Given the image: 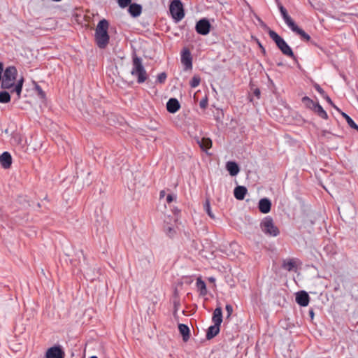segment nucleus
I'll return each instance as SVG.
<instances>
[{
	"label": "nucleus",
	"instance_id": "obj_43",
	"mask_svg": "<svg viewBox=\"0 0 358 358\" xmlns=\"http://www.w3.org/2000/svg\"><path fill=\"white\" fill-rule=\"evenodd\" d=\"M310 316H311L312 317H313V315H314V314H313V310L310 311Z\"/></svg>",
	"mask_w": 358,
	"mask_h": 358
},
{
	"label": "nucleus",
	"instance_id": "obj_4",
	"mask_svg": "<svg viewBox=\"0 0 358 358\" xmlns=\"http://www.w3.org/2000/svg\"><path fill=\"white\" fill-rule=\"evenodd\" d=\"M268 35L270 38L275 43L278 48L280 50L283 55L290 57L292 58L294 57V55L292 48L289 45L286 43V41L280 37L275 31L273 30L268 31Z\"/></svg>",
	"mask_w": 358,
	"mask_h": 358
},
{
	"label": "nucleus",
	"instance_id": "obj_32",
	"mask_svg": "<svg viewBox=\"0 0 358 358\" xmlns=\"http://www.w3.org/2000/svg\"><path fill=\"white\" fill-rule=\"evenodd\" d=\"M166 79V74L164 72L160 73L157 78V82L159 83H163L165 82Z\"/></svg>",
	"mask_w": 358,
	"mask_h": 358
},
{
	"label": "nucleus",
	"instance_id": "obj_28",
	"mask_svg": "<svg viewBox=\"0 0 358 358\" xmlns=\"http://www.w3.org/2000/svg\"><path fill=\"white\" fill-rule=\"evenodd\" d=\"M282 267L285 270L290 271L293 270L294 268L295 267V264L292 260L289 259L287 261H285L283 262Z\"/></svg>",
	"mask_w": 358,
	"mask_h": 358
},
{
	"label": "nucleus",
	"instance_id": "obj_22",
	"mask_svg": "<svg viewBox=\"0 0 358 358\" xmlns=\"http://www.w3.org/2000/svg\"><path fill=\"white\" fill-rule=\"evenodd\" d=\"M220 326L215 324L210 326L207 330L206 338L208 339H211L217 336L220 332Z\"/></svg>",
	"mask_w": 358,
	"mask_h": 358
},
{
	"label": "nucleus",
	"instance_id": "obj_39",
	"mask_svg": "<svg viewBox=\"0 0 358 358\" xmlns=\"http://www.w3.org/2000/svg\"><path fill=\"white\" fill-rule=\"evenodd\" d=\"M3 71V64L0 62V76H2V73Z\"/></svg>",
	"mask_w": 358,
	"mask_h": 358
},
{
	"label": "nucleus",
	"instance_id": "obj_11",
	"mask_svg": "<svg viewBox=\"0 0 358 358\" xmlns=\"http://www.w3.org/2000/svg\"><path fill=\"white\" fill-rule=\"evenodd\" d=\"M309 295L305 291H300L296 293V301L301 306H307L309 303Z\"/></svg>",
	"mask_w": 358,
	"mask_h": 358
},
{
	"label": "nucleus",
	"instance_id": "obj_1",
	"mask_svg": "<svg viewBox=\"0 0 358 358\" xmlns=\"http://www.w3.org/2000/svg\"><path fill=\"white\" fill-rule=\"evenodd\" d=\"M17 70L15 66H10L6 68L2 76L1 87L4 90H11L15 92L17 99H20L22 90L24 78L21 77L17 80Z\"/></svg>",
	"mask_w": 358,
	"mask_h": 358
},
{
	"label": "nucleus",
	"instance_id": "obj_25",
	"mask_svg": "<svg viewBox=\"0 0 358 358\" xmlns=\"http://www.w3.org/2000/svg\"><path fill=\"white\" fill-rule=\"evenodd\" d=\"M10 101V95L7 91L0 92V103H7Z\"/></svg>",
	"mask_w": 358,
	"mask_h": 358
},
{
	"label": "nucleus",
	"instance_id": "obj_36",
	"mask_svg": "<svg viewBox=\"0 0 358 358\" xmlns=\"http://www.w3.org/2000/svg\"><path fill=\"white\" fill-rule=\"evenodd\" d=\"M208 105V100L207 99H203L200 101L199 106L201 108L204 109L207 107Z\"/></svg>",
	"mask_w": 358,
	"mask_h": 358
},
{
	"label": "nucleus",
	"instance_id": "obj_18",
	"mask_svg": "<svg viewBox=\"0 0 358 358\" xmlns=\"http://www.w3.org/2000/svg\"><path fill=\"white\" fill-rule=\"evenodd\" d=\"M212 320L215 324H221L222 322V310L220 307H217L214 310Z\"/></svg>",
	"mask_w": 358,
	"mask_h": 358
},
{
	"label": "nucleus",
	"instance_id": "obj_6",
	"mask_svg": "<svg viewBox=\"0 0 358 358\" xmlns=\"http://www.w3.org/2000/svg\"><path fill=\"white\" fill-rule=\"evenodd\" d=\"M260 229L266 236L276 237L280 234L279 229L275 226L273 218L270 216H266L262 220Z\"/></svg>",
	"mask_w": 358,
	"mask_h": 358
},
{
	"label": "nucleus",
	"instance_id": "obj_30",
	"mask_svg": "<svg viewBox=\"0 0 358 358\" xmlns=\"http://www.w3.org/2000/svg\"><path fill=\"white\" fill-rule=\"evenodd\" d=\"M120 8H124L131 4V0H117Z\"/></svg>",
	"mask_w": 358,
	"mask_h": 358
},
{
	"label": "nucleus",
	"instance_id": "obj_38",
	"mask_svg": "<svg viewBox=\"0 0 358 358\" xmlns=\"http://www.w3.org/2000/svg\"><path fill=\"white\" fill-rule=\"evenodd\" d=\"M36 90H37V91L38 92V94H39L41 97H44V96H45V93H44V92L42 90V89H41L39 86H37V87H36Z\"/></svg>",
	"mask_w": 358,
	"mask_h": 358
},
{
	"label": "nucleus",
	"instance_id": "obj_3",
	"mask_svg": "<svg viewBox=\"0 0 358 358\" xmlns=\"http://www.w3.org/2000/svg\"><path fill=\"white\" fill-rule=\"evenodd\" d=\"M108 22L106 20H100L95 30V41L99 48H105L109 42V35L108 34Z\"/></svg>",
	"mask_w": 358,
	"mask_h": 358
},
{
	"label": "nucleus",
	"instance_id": "obj_15",
	"mask_svg": "<svg viewBox=\"0 0 358 358\" xmlns=\"http://www.w3.org/2000/svg\"><path fill=\"white\" fill-rule=\"evenodd\" d=\"M128 12L134 17H138L142 13V6L138 3H131Z\"/></svg>",
	"mask_w": 358,
	"mask_h": 358
},
{
	"label": "nucleus",
	"instance_id": "obj_42",
	"mask_svg": "<svg viewBox=\"0 0 358 358\" xmlns=\"http://www.w3.org/2000/svg\"><path fill=\"white\" fill-rule=\"evenodd\" d=\"M159 196H160V198L164 197L165 196V192L164 190L161 191Z\"/></svg>",
	"mask_w": 358,
	"mask_h": 358
},
{
	"label": "nucleus",
	"instance_id": "obj_44",
	"mask_svg": "<svg viewBox=\"0 0 358 358\" xmlns=\"http://www.w3.org/2000/svg\"><path fill=\"white\" fill-rule=\"evenodd\" d=\"M90 358H98L96 356H92Z\"/></svg>",
	"mask_w": 358,
	"mask_h": 358
},
{
	"label": "nucleus",
	"instance_id": "obj_20",
	"mask_svg": "<svg viewBox=\"0 0 358 358\" xmlns=\"http://www.w3.org/2000/svg\"><path fill=\"white\" fill-rule=\"evenodd\" d=\"M196 142L203 150H207L212 146V141L208 138H197Z\"/></svg>",
	"mask_w": 358,
	"mask_h": 358
},
{
	"label": "nucleus",
	"instance_id": "obj_29",
	"mask_svg": "<svg viewBox=\"0 0 358 358\" xmlns=\"http://www.w3.org/2000/svg\"><path fill=\"white\" fill-rule=\"evenodd\" d=\"M200 82H201L200 77L199 76H194L193 78H192L189 84L192 88H196V87H198L199 85Z\"/></svg>",
	"mask_w": 358,
	"mask_h": 358
},
{
	"label": "nucleus",
	"instance_id": "obj_2",
	"mask_svg": "<svg viewBox=\"0 0 358 358\" xmlns=\"http://www.w3.org/2000/svg\"><path fill=\"white\" fill-rule=\"evenodd\" d=\"M277 4L283 18L285 23L287 26L294 33L299 35L303 41H308L310 39V36L306 33L302 29L299 28L294 22V21L292 19V17L288 15L286 8L278 1Z\"/></svg>",
	"mask_w": 358,
	"mask_h": 358
},
{
	"label": "nucleus",
	"instance_id": "obj_7",
	"mask_svg": "<svg viewBox=\"0 0 358 358\" xmlns=\"http://www.w3.org/2000/svg\"><path fill=\"white\" fill-rule=\"evenodd\" d=\"M169 11L176 22L182 20L185 17V11L181 0H172L169 6Z\"/></svg>",
	"mask_w": 358,
	"mask_h": 358
},
{
	"label": "nucleus",
	"instance_id": "obj_35",
	"mask_svg": "<svg viewBox=\"0 0 358 358\" xmlns=\"http://www.w3.org/2000/svg\"><path fill=\"white\" fill-rule=\"evenodd\" d=\"M225 309L227 313V317H229L233 312V307L230 304H227L225 306Z\"/></svg>",
	"mask_w": 358,
	"mask_h": 358
},
{
	"label": "nucleus",
	"instance_id": "obj_21",
	"mask_svg": "<svg viewBox=\"0 0 358 358\" xmlns=\"http://www.w3.org/2000/svg\"><path fill=\"white\" fill-rule=\"evenodd\" d=\"M178 330L180 333V334L182 336V340L184 341H187L189 338V328L187 325L184 324H179L178 325Z\"/></svg>",
	"mask_w": 358,
	"mask_h": 358
},
{
	"label": "nucleus",
	"instance_id": "obj_46",
	"mask_svg": "<svg viewBox=\"0 0 358 358\" xmlns=\"http://www.w3.org/2000/svg\"><path fill=\"white\" fill-rule=\"evenodd\" d=\"M357 131H358V129H357Z\"/></svg>",
	"mask_w": 358,
	"mask_h": 358
},
{
	"label": "nucleus",
	"instance_id": "obj_14",
	"mask_svg": "<svg viewBox=\"0 0 358 358\" xmlns=\"http://www.w3.org/2000/svg\"><path fill=\"white\" fill-rule=\"evenodd\" d=\"M258 207L261 213L266 214L270 212L271 203L268 199L264 198L259 200Z\"/></svg>",
	"mask_w": 358,
	"mask_h": 358
},
{
	"label": "nucleus",
	"instance_id": "obj_5",
	"mask_svg": "<svg viewBox=\"0 0 358 358\" xmlns=\"http://www.w3.org/2000/svg\"><path fill=\"white\" fill-rule=\"evenodd\" d=\"M131 73L132 76L137 77L138 83H143L147 79L146 71L142 64V60L136 56L133 58Z\"/></svg>",
	"mask_w": 358,
	"mask_h": 358
},
{
	"label": "nucleus",
	"instance_id": "obj_41",
	"mask_svg": "<svg viewBox=\"0 0 358 358\" xmlns=\"http://www.w3.org/2000/svg\"><path fill=\"white\" fill-rule=\"evenodd\" d=\"M208 280L210 282H215V278L214 277H209L208 278Z\"/></svg>",
	"mask_w": 358,
	"mask_h": 358
},
{
	"label": "nucleus",
	"instance_id": "obj_45",
	"mask_svg": "<svg viewBox=\"0 0 358 358\" xmlns=\"http://www.w3.org/2000/svg\"><path fill=\"white\" fill-rule=\"evenodd\" d=\"M2 80V76H0V80Z\"/></svg>",
	"mask_w": 358,
	"mask_h": 358
},
{
	"label": "nucleus",
	"instance_id": "obj_23",
	"mask_svg": "<svg viewBox=\"0 0 358 358\" xmlns=\"http://www.w3.org/2000/svg\"><path fill=\"white\" fill-rule=\"evenodd\" d=\"M313 110L315 113H316L320 117L324 120H327L328 118L327 113L318 103H317L316 105L314 106Z\"/></svg>",
	"mask_w": 358,
	"mask_h": 358
},
{
	"label": "nucleus",
	"instance_id": "obj_19",
	"mask_svg": "<svg viewBox=\"0 0 358 358\" xmlns=\"http://www.w3.org/2000/svg\"><path fill=\"white\" fill-rule=\"evenodd\" d=\"M226 169L229 172L231 176H236L240 171L238 164L236 162L231 161L227 162Z\"/></svg>",
	"mask_w": 358,
	"mask_h": 358
},
{
	"label": "nucleus",
	"instance_id": "obj_27",
	"mask_svg": "<svg viewBox=\"0 0 358 358\" xmlns=\"http://www.w3.org/2000/svg\"><path fill=\"white\" fill-rule=\"evenodd\" d=\"M203 208H204V210H206V212L207 213V214L208 215V216L210 218L214 219L215 218V215L213 213V212L211 211L210 201H209L208 199H207L205 203L203 204Z\"/></svg>",
	"mask_w": 358,
	"mask_h": 358
},
{
	"label": "nucleus",
	"instance_id": "obj_26",
	"mask_svg": "<svg viewBox=\"0 0 358 358\" xmlns=\"http://www.w3.org/2000/svg\"><path fill=\"white\" fill-rule=\"evenodd\" d=\"M302 102L309 108L312 109L316 105L317 103L314 102L312 99H310L308 96H304L302 98Z\"/></svg>",
	"mask_w": 358,
	"mask_h": 358
},
{
	"label": "nucleus",
	"instance_id": "obj_31",
	"mask_svg": "<svg viewBox=\"0 0 358 358\" xmlns=\"http://www.w3.org/2000/svg\"><path fill=\"white\" fill-rule=\"evenodd\" d=\"M164 231L169 237H173L176 233L175 229L169 226L164 229Z\"/></svg>",
	"mask_w": 358,
	"mask_h": 358
},
{
	"label": "nucleus",
	"instance_id": "obj_17",
	"mask_svg": "<svg viewBox=\"0 0 358 358\" xmlns=\"http://www.w3.org/2000/svg\"><path fill=\"white\" fill-rule=\"evenodd\" d=\"M196 287L201 296H204L207 294L206 285L201 277L196 278Z\"/></svg>",
	"mask_w": 358,
	"mask_h": 358
},
{
	"label": "nucleus",
	"instance_id": "obj_8",
	"mask_svg": "<svg viewBox=\"0 0 358 358\" xmlns=\"http://www.w3.org/2000/svg\"><path fill=\"white\" fill-rule=\"evenodd\" d=\"M195 29L198 34L206 36L210 32V24L207 19L203 18L196 22Z\"/></svg>",
	"mask_w": 358,
	"mask_h": 358
},
{
	"label": "nucleus",
	"instance_id": "obj_40",
	"mask_svg": "<svg viewBox=\"0 0 358 358\" xmlns=\"http://www.w3.org/2000/svg\"><path fill=\"white\" fill-rule=\"evenodd\" d=\"M254 93L257 97H259L260 95V90L259 89H256Z\"/></svg>",
	"mask_w": 358,
	"mask_h": 358
},
{
	"label": "nucleus",
	"instance_id": "obj_12",
	"mask_svg": "<svg viewBox=\"0 0 358 358\" xmlns=\"http://www.w3.org/2000/svg\"><path fill=\"white\" fill-rule=\"evenodd\" d=\"M0 164L4 169H8L12 164V157L8 152H3L0 155Z\"/></svg>",
	"mask_w": 358,
	"mask_h": 358
},
{
	"label": "nucleus",
	"instance_id": "obj_10",
	"mask_svg": "<svg viewBox=\"0 0 358 358\" xmlns=\"http://www.w3.org/2000/svg\"><path fill=\"white\" fill-rule=\"evenodd\" d=\"M181 63L185 66L186 70L191 69L192 68V58L189 50H183L181 55Z\"/></svg>",
	"mask_w": 358,
	"mask_h": 358
},
{
	"label": "nucleus",
	"instance_id": "obj_34",
	"mask_svg": "<svg viewBox=\"0 0 358 358\" xmlns=\"http://www.w3.org/2000/svg\"><path fill=\"white\" fill-rule=\"evenodd\" d=\"M314 88L316 90V91L318 93H320V94L322 96L325 95L326 92L324 91V90L318 84H315L314 85Z\"/></svg>",
	"mask_w": 358,
	"mask_h": 358
},
{
	"label": "nucleus",
	"instance_id": "obj_13",
	"mask_svg": "<svg viewBox=\"0 0 358 358\" xmlns=\"http://www.w3.org/2000/svg\"><path fill=\"white\" fill-rule=\"evenodd\" d=\"M180 105L176 98L170 99L166 103V109L171 113H175L180 109Z\"/></svg>",
	"mask_w": 358,
	"mask_h": 358
},
{
	"label": "nucleus",
	"instance_id": "obj_16",
	"mask_svg": "<svg viewBox=\"0 0 358 358\" xmlns=\"http://www.w3.org/2000/svg\"><path fill=\"white\" fill-rule=\"evenodd\" d=\"M247 192L248 189L245 187L237 186L234 190V197L240 201L243 200Z\"/></svg>",
	"mask_w": 358,
	"mask_h": 358
},
{
	"label": "nucleus",
	"instance_id": "obj_37",
	"mask_svg": "<svg viewBox=\"0 0 358 358\" xmlns=\"http://www.w3.org/2000/svg\"><path fill=\"white\" fill-rule=\"evenodd\" d=\"M176 196L175 194H168L166 196V201L167 203H170L173 201L176 200Z\"/></svg>",
	"mask_w": 358,
	"mask_h": 358
},
{
	"label": "nucleus",
	"instance_id": "obj_24",
	"mask_svg": "<svg viewBox=\"0 0 358 358\" xmlns=\"http://www.w3.org/2000/svg\"><path fill=\"white\" fill-rule=\"evenodd\" d=\"M338 112L341 113V115L345 118L347 123L351 128L355 129L357 131L358 130V125L353 121V120L348 114L341 110Z\"/></svg>",
	"mask_w": 358,
	"mask_h": 358
},
{
	"label": "nucleus",
	"instance_id": "obj_33",
	"mask_svg": "<svg viewBox=\"0 0 358 358\" xmlns=\"http://www.w3.org/2000/svg\"><path fill=\"white\" fill-rule=\"evenodd\" d=\"M322 97H323L324 99H326V101H327L330 105H331V106H333V107H334V108L337 111H340V109H339L336 106H335V105L333 103V102H332L331 99H330V97H329V96L326 93H325V95H324V96H322Z\"/></svg>",
	"mask_w": 358,
	"mask_h": 358
},
{
	"label": "nucleus",
	"instance_id": "obj_9",
	"mask_svg": "<svg viewBox=\"0 0 358 358\" xmlns=\"http://www.w3.org/2000/svg\"><path fill=\"white\" fill-rule=\"evenodd\" d=\"M65 353L60 345H55L48 349L45 358H64Z\"/></svg>",
	"mask_w": 358,
	"mask_h": 358
}]
</instances>
